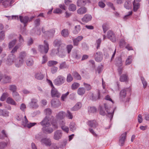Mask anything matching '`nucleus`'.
Instances as JSON below:
<instances>
[{
    "label": "nucleus",
    "instance_id": "1",
    "mask_svg": "<svg viewBox=\"0 0 149 149\" xmlns=\"http://www.w3.org/2000/svg\"><path fill=\"white\" fill-rule=\"evenodd\" d=\"M40 124L43 126L42 130L44 132L51 133L53 132V129L51 127H49L50 126V121L48 118L46 117L40 123Z\"/></svg>",
    "mask_w": 149,
    "mask_h": 149
},
{
    "label": "nucleus",
    "instance_id": "2",
    "mask_svg": "<svg viewBox=\"0 0 149 149\" xmlns=\"http://www.w3.org/2000/svg\"><path fill=\"white\" fill-rule=\"evenodd\" d=\"M44 46L41 45H38V49L41 53L46 54L49 49V45L45 40L44 41Z\"/></svg>",
    "mask_w": 149,
    "mask_h": 149
},
{
    "label": "nucleus",
    "instance_id": "3",
    "mask_svg": "<svg viewBox=\"0 0 149 149\" xmlns=\"http://www.w3.org/2000/svg\"><path fill=\"white\" fill-rule=\"evenodd\" d=\"M103 35V39L105 40L107 38L110 39L112 42H115L116 41L115 36L114 33L111 31H108L107 33H105Z\"/></svg>",
    "mask_w": 149,
    "mask_h": 149
},
{
    "label": "nucleus",
    "instance_id": "4",
    "mask_svg": "<svg viewBox=\"0 0 149 149\" xmlns=\"http://www.w3.org/2000/svg\"><path fill=\"white\" fill-rule=\"evenodd\" d=\"M65 81V78L62 75H59L56 79L54 82V84L56 86H60Z\"/></svg>",
    "mask_w": 149,
    "mask_h": 149
},
{
    "label": "nucleus",
    "instance_id": "5",
    "mask_svg": "<svg viewBox=\"0 0 149 149\" xmlns=\"http://www.w3.org/2000/svg\"><path fill=\"white\" fill-rule=\"evenodd\" d=\"M34 17L32 16L30 18L27 16H25L23 17L21 16H20L19 18L20 21L21 22L23 23L24 24V26H26V24L27 22H29L31 21L34 18Z\"/></svg>",
    "mask_w": 149,
    "mask_h": 149
},
{
    "label": "nucleus",
    "instance_id": "6",
    "mask_svg": "<svg viewBox=\"0 0 149 149\" xmlns=\"http://www.w3.org/2000/svg\"><path fill=\"white\" fill-rule=\"evenodd\" d=\"M104 107L107 113L106 114L107 116L110 118V120H111L113 116V113L110 112V107L106 103L104 104Z\"/></svg>",
    "mask_w": 149,
    "mask_h": 149
},
{
    "label": "nucleus",
    "instance_id": "7",
    "mask_svg": "<svg viewBox=\"0 0 149 149\" xmlns=\"http://www.w3.org/2000/svg\"><path fill=\"white\" fill-rule=\"evenodd\" d=\"M127 132H125L122 134L120 138L119 144L120 146H123L125 143L126 138Z\"/></svg>",
    "mask_w": 149,
    "mask_h": 149
},
{
    "label": "nucleus",
    "instance_id": "8",
    "mask_svg": "<svg viewBox=\"0 0 149 149\" xmlns=\"http://www.w3.org/2000/svg\"><path fill=\"white\" fill-rule=\"evenodd\" d=\"M62 136V131L60 130H58L54 132L53 138L56 140H58L61 138Z\"/></svg>",
    "mask_w": 149,
    "mask_h": 149
},
{
    "label": "nucleus",
    "instance_id": "9",
    "mask_svg": "<svg viewBox=\"0 0 149 149\" xmlns=\"http://www.w3.org/2000/svg\"><path fill=\"white\" fill-rule=\"evenodd\" d=\"M52 106L54 108H57L61 105L59 100L57 99H53L51 101Z\"/></svg>",
    "mask_w": 149,
    "mask_h": 149
},
{
    "label": "nucleus",
    "instance_id": "10",
    "mask_svg": "<svg viewBox=\"0 0 149 149\" xmlns=\"http://www.w3.org/2000/svg\"><path fill=\"white\" fill-rule=\"evenodd\" d=\"M83 38L82 36H80L77 37L75 38H72L73 45L74 46H78L79 44V42L81 41Z\"/></svg>",
    "mask_w": 149,
    "mask_h": 149
},
{
    "label": "nucleus",
    "instance_id": "11",
    "mask_svg": "<svg viewBox=\"0 0 149 149\" xmlns=\"http://www.w3.org/2000/svg\"><path fill=\"white\" fill-rule=\"evenodd\" d=\"M40 142L42 144H45L47 146H50L52 144L50 139L46 138L42 139Z\"/></svg>",
    "mask_w": 149,
    "mask_h": 149
},
{
    "label": "nucleus",
    "instance_id": "12",
    "mask_svg": "<svg viewBox=\"0 0 149 149\" xmlns=\"http://www.w3.org/2000/svg\"><path fill=\"white\" fill-rule=\"evenodd\" d=\"M51 95L52 97H59L61 95V94L58 91L57 89L54 87L52 88L51 91Z\"/></svg>",
    "mask_w": 149,
    "mask_h": 149
},
{
    "label": "nucleus",
    "instance_id": "13",
    "mask_svg": "<svg viewBox=\"0 0 149 149\" xmlns=\"http://www.w3.org/2000/svg\"><path fill=\"white\" fill-rule=\"evenodd\" d=\"M91 0H78L77 5L78 6H84L87 3H91Z\"/></svg>",
    "mask_w": 149,
    "mask_h": 149
},
{
    "label": "nucleus",
    "instance_id": "14",
    "mask_svg": "<svg viewBox=\"0 0 149 149\" xmlns=\"http://www.w3.org/2000/svg\"><path fill=\"white\" fill-rule=\"evenodd\" d=\"M15 56L13 54L10 55L8 58L7 64L9 65L12 64L15 61Z\"/></svg>",
    "mask_w": 149,
    "mask_h": 149
},
{
    "label": "nucleus",
    "instance_id": "15",
    "mask_svg": "<svg viewBox=\"0 0 149 149\" xmlns=\"http://www.w3.org/2000/svg\"><path fill=\"white\" fill-rule=\"evenodd\" d=\"M87 124L89 126L95 128L98 126L97 123L95 120H89L87 122Z\"/></svg>",
    "mask_w": 149,
    "mask_h": 149
},
{
    "label": "nucleus",
    "instance_id": "16",
    "mask_svg": "<svg viewBox=\"0 0 149 149\" xmlns=\"http://www.w3.org/2000/svg\"><path fill=\"white\" fill-rule=\"evenodd\" d=\"M24 62V60L18 57L15 60V66L17 67H20Z\"/></svg>",
    "mask_w": 149,
    "mask_h": 149
},
{
    "label": "nucleus",
    "instance_id": "17",
    "mask_svg": "<svg viewBox=\"0 0 149 149\" xmlns=\"http://www.w3.org/2000/svg\"><path fill=\"white\" fill-rule=\"evenodd\" d=\"M65 117V113L63 111H61L59 112L56 116V119L58 120L63 119Z\"/></svg>",
    "mask_w": 149,
    "mask_h": 149
},
{
    "label": "nucleus",
    "instance_id": "18",
    "mask_svg": "<svg viewBox=\"0 0 149 149\" xmlns=\"http://www.w3.org/2000/svg\"><path fill=\"white\" fill-rule=\"evenodd\" d=\"M126 95V90L125 89L122 90L120 93V100L123 101L124 100Z\"/></svg>",
    "mask_w": 149,
    "mask_h": 149
},
{
    "label": "nucleus",
    "instance_id": "19",
    "mask_svg": "<svg viewBox=\"0 0 149 149\" xmlns=\"http://www.w3.org/2000/svg\"><path fill=\"white\" fill-rule=\"evenodd\" d=\"M14 0H0V3H2L3 5L5 7H7L12 3Z\"/></svg>",
    "mask_w": 149,
    "mask_h": 149
},
{
    "label": "nucleus",
    "instance_id": "20",
    "mask_svg": "<svg viewBox=\"0 0 149 149\" xmlns=\"http://www.w3.org/2000/svg\"><path fill=\"white\" fill-rule=\"evenodd\" d=\"M92 18L91 16L88 14L85 15L82 19V21L83 22H87L90 21Z\"/></svg>",
    "mask_w": 149,
    "mask_h": 149
},
{
    "label": "nucleus",
    "instance_id": "21",
    "mask_svg": "<svg viewBox=\"0 0 149 149\" xmlns=\"http://www.w3.org/2000/svg\"><path fill=\"white\" fill-rule=\"evenodd\" d=\"M82 106L81 102H78L71 109V110L73 111H77L81 108Z\"/></svg>",
    "mask_w": 149,
    "mask_h": 149
},
{
    "label": "nucleus",
    "instance_id": "22",
    "mask_svg": "<svg viewBox=\"0 0 149 149\" xmlns=\"http://www.w3.org/2000/svg\"><path fill=\"white\" fill-rule=\"evenodd\" d=\"M37 100L36 99H32L30 103L31 106L33 108H37L38 106L37 103Z\"/></svg>",
    "mask_w": 149,
    "mask_h": 149
},
{
    "label": "nucleus",
    "instance_id": "23",
    "mask_svg": "<svg viewBox=\"0 0 149 149\" xmlns=\"http://www.w3.org/2000/svg\"><path fill=\"white\" fill-rule=\"evenodd\" d=\"M87 9L85 7H81L77 10V12L79 14L82 15L86 13Z\"/></svg>",
    "mask_w": 149,
    "mask_h": 149
},
{
    "label": "nucleus",
    "instance_id": "24",
    "mask_svg": "<svg viewBox=\"0 0 149 149\" xmlns=\"http://www.w3.org/2000/svg\"><path fill=\"white\" fill-rule=\"evenodd\" d=\"M102 56L101 52H97L95 54V60L97 62L101 61L102 60V58H100Z\"/></svg>",
    "mask_w": 149,
    "mask_h": 149
},
{
    "label": "nucleus",
    "instance_id": "25",
    "mask_svg": "<svg viewBox=\"0 0 149 149\" xmlns=\"http://www.w3.org/2000/svg\"><path fill=\"white\" fill-rule=\"evenodd\" d=\"M6 102L8 104H10L12 105L16 106L17 103L15 101L11 98L8 97L6 100Z\"/></svg>",
    "mask_w": 149,
    "mask_h": 149
},
{
    "label": "nucleus",
    "instance_id": "26",
    "mask_svg": "<svg viewBox=\"0 0 149 149\" xmlns=\"http://www.w3.org/2000/svg\"><path fill=\"white\" fill-rule=\"evenodd\" d=\"M86 90L84 87L79 88L77 90V93L80 95H82L85 93Z\"/></svg>",
    "mask_w": 149,
    "mask_h": 149
},
{
    "label": "nucleus",
    "instance_id": "27",
    "mask_svg": "<svg viewBox=\"0 0 149 149\" xmlns=\"http://www.w3.org/2000/svg\"><path fill=\"white\" fill-rule=\"evenodd\" d=\"M11 78L6 75H5L3 77L2 81L3 83H6L10 82L11 81Z\"/></svg>",
    "mask_w": 149,
    "mask_h": 149
},
{
    "label": "nucleus",
    "instance_id": "28",
    "mask_svg": "<svg viewBox=\"0 0 149 149\" xmlns=\"http://www.w3.org/2000/svg\"><path fill=\"white\" fill-rule=\"evenodd\" d=\"M133 4V10L134 11L136 12L137 11L140 7V5L138 2H135L134 1Z\"/></svg>",
    "mask_w": 149,
    "mask_h": 149
},
{
    "label": "nucleus",
    "instance_id": "29",
    "mask_svg": "<svg viewBox=\"0 0 149 149\" xmlns=\"http://www.w3.org/2000/svg\"><path fill=\"white\" fill-rule=\"evenodd\" d=\"M81 29L80 25H76L75 26L74 29L73 31V33L74 34H77L80 31Z\"/></svg>",
    "mask_w": 149,
    "mask_h": 149
},
{
    "label": "nucleus",
    "instance_id": "30",
    "mask_svg": "<svg viewBox=\"0 0 149 149\" xmlns=\"http://www.w3.org/2000/svg\"><path fill=\"white\" fill-rule=\"evenodd\" d=\"M69 33L68 29H64L61 32V35L64 37H67L69 35Z\"/></svg>",
    "mask_w": 149,
    "mask_h": 149
},
{
    "label": "nucleus",
    "instance_id": "31",
    "mask_svg": "<svg viewBox=\"0 0 149 149\" xmlns=\"http://www.w3.org/2000/svg\"><path fill=\"white\" fill-rule=\"evenodd\" d=\"M35 78L38 80H42L44 78V75L41 72H38L36 73L35 75Z\"/></svg>",
    "mask_w": 149,
    "mask_h": 149
},
{
    "label": "nucleus",
    "instance_id": "32",
    "mask_svg": "<svg viewBox=\"0 0 149 149\" xmlns=\"http://www.w3.org/2000/svg\"><path fill=\"white\" fill-rule=\"evenodd\" d=\"M26 56L27 54L26 52L22 51L20 53L18 57L24 60V59L26 57Z\"/></svg>",
    "mask_w": 149,
    "mask_h": 149
},
{
    "label": "nucleus",
    "instance_id": "33",
    "mask_svg": "<svg viewBox=\"0 0 149 149\" xmlns=\"http://www.w3.org/2000/svg\"><path fill=\"white\" fill-rule=\"evenodd\" d=\"M124 7L127 9H129L132 7V4L131 2L126 1L124 4Z\"/></svg>",
    "mask_w": 149,
    "mask_h": 149
},
{
    "label": "nucleus",
    "instance_id": "34",
    "mask_svg": "<svg viewBox=\"0 0 149 149\" xmlns=\"http://www.w3.org/2000/svg\"><path fill=\"white\" fill-rule=\"evenodd\" d=\"M65 116L68 119H72L73 118V115L72 113L69 110H67L66 114H65Z\"/></svg>",
    "mask_w": 149,
    "mask_h": 149
},
{
    "label": "nucleus",
    "instance_id": "35",
    "mask_svg": "<svg viewBox=\"0 0 149 149\" xmlns=\"http://www.w3.org/2000/svg\"><path fill=\"white\" fill-rule=\"evenodd\" d=\"M127 76L125 74H123L121 75L120 78V80L121 82L126 81L127 80Z\"/></svg>",
    "mask_w": 149,
    "mask_h": 149
},
{
    "label": "nucleus",
    "instance_id": "36",
    "mask_svg": "<svg viewBox=\"0 0 149 149\" xmlns=\"http://www.w3.org/2000/svg\"><path fill=\"white\" fill-rule=\"evenodd\" d=\"M58 62L54 61H49L47 63V65L49 67H51L56 65Z\"/></svg>",
    "mask_w": 149,
    "mask_h": 149
},
{
    "label": "nucleus",
    "instance_id": "37",
    "mask_svg": "<svg viewBox=\"0 0 149 149\" xmlns=\"http://www.w3.org/2000/svg\"><path fill=\"white\" fill-rule=\"evenodd\" d=\"M132 56H129L126 59L125 64L126 65H130L132 61Z\"/></svg>",
    "mask_w": 149,
    "mask_h": 149
},
{
    "label": "nucleus",
    "instance_id": "38",
    "mask_svg": "<svg viewBox=\"0 0 149 149\" xmlns=\"http://www.w3.org/2000/svg\"><path fill=\"white\" fill-rule=\"evenodd\" d=\"M80 86V84L77 82L73 83L71 86V89L73 90L76 89Z\"/></svg>",
    "mask_w": 149,
    "mask_h": 149
},
{
    "label": "nucleus",
    "instance_id": "39",
    "mask_svg": "<svg viewBox=\"0 0 149 149\" xmlns=\"http://www.w3.org/2000/svg\"><path fill=\"white\" fill-rule=\"evenodd\" d=\"M26 64L28 66H31L33 64V61L32 58L28 59L26 61Z\"/></svg>",
    "mask_w": 149,
    "mask_h": 149
},
{
    "label": "nucleus",
    "instance_id": "40",
    "mask_svg": "<svg viewBox=\"0 0 149 149\" xmlns=\"http://www.w3.org/2000/svg\"><path fill=\"white\" fill-rule=\"evenodd\" d=\"M72 74L74 77L76 79L78 80H81V77L79 74L77 72H74Z\"/></svg>",
    "mask_w": 149,
    "mask_h": 149
},
{
    "label": "nucleus",
    "instance_id": "41",
    "mask_svg": "<svg viewBox=\"0 0 149 149\" xmlns=\"http://www.w3.org/2000/svg\"><path fill=\"white\" fill-rule=\"evenodd\" d=\"M69 9L70 11H74L76 10V6L74 4H71L69 6Z\"/></svg>",
    "mask_w": 149,
    "mask_h": 149
},
{
    "label": "nucleus",
    "instance_id": "42",
    "mask_svg": "<svg viewBox=\"0 0 149 149\" xmlns=\"http://www.w3.org/2000/svg\"><path fill=\"white\" fill-rule=\"evenodd\" d=\"M73 80V78L70 74H68L66 80L67 82H70Z\"/></svg>",
    "mask_w": 149,
    "mask_h": 149
},
{
    "label": "nucleus",
    "instance_id": "43",
    "mask_svg": "<svg viewBox=\"0 0 149 149\" xmlns=\"http://www.w3.org/2000/svg\"><path fill=\"white\" fill-rule=\"evenodd\" d=\"M88 112L90 113H93L96 111V109L94 107H91L88 109Z\"/></svg>",
    "mask_w": 149,
    "mask_h": 149
},
{
    "label": "nucleus",
    "instance_id": "44",
    "mask_svg": "<svg viewBox=\"0 0 149 149\" xmlns=\"http://www.w3.org/2000/svg\"><path fill=\"white\" fill-rule=\"evenodd\" d=\"M8 96V94L7 93H4L1 97L0 100L1 101H4L6 97Z\"/></svg>",
    "mask_w": 149,
    "mask_h": 149
},
{
    "label": "nucleus",
    "instance_id": "45",
    "mask_svg": "<svg viewBox=\"0 0 149 149\" xmlns=\"http://www.w3.org/2000/svg\"><path fill=\"white\" fill-rule=\"evenodd\" d=\"M17 41L16 39H14L12 41L10 42L9 45V48L13 47Z\"/></svg>",
    "mask_w": 149,
    "mask_h": 149
},
{
    "label": "nucleus",
    "instance_id": "46",
    "mask_svg": "<svg viewBox=\"0 0 149 149\" xmlns=\"http://www.w3.org/2000/svg\"><path fill=\"white\" fill-rule=\"evenodd\" d=\"M84 86L85 87L87 91L90 90L92 88L90 84H88L84 82Z\"/></svg>",
    "mask_w": 149,
    "mask_h": 149
},
{
    "label": "nucleus",
    "instance_id": "47",
    "mask_svg": "<svg viewBox=\"0 0 149 149\" xmlns=\"http://www.w3.org/2000/svg\"><path fill=\"white\" fill-rule=\"evenodd\" d=\"M61 44V42L60 40H55L54 42V44L55 46L59 47Z\"/></svg>",
    "mask_w": 149,
    "mask_h": 149
},
{
    "label": "nucleus",
    "instance_id": "48",
    "mask_svg": "<svg viewBox=\"0 0 149 149\" xmlns=\"http://www.w3.org/2000/svg\"><path fill=\"white\" fill-rule=\"evenodd\" d=\"M75 123H71L69 125V127L71 131H74L75 130Z\"/></svg>",
    "mask_w": 149,
    "mask_h": 149
},
{
    "label": "nucleus",
    "instance_id": "49",
    "mask_svg": "<svg viewBox=\"0 0 149 149\" xmlns=\"http://www.w3.org/2000/svg\"><path fill=\"white\" fill-rule=\"evenodd\" d=\"M69 93V92H67L66 93L63 94L61 97V100L63 101H65Z\"/></svg>",
    "mask_w": 149,
    "mask_h": 149
},
{
    "label": "nucleus",
    "instance_id": "50",
    "mask_svg": "<svg viewBox=\"0 0 149 149\" xmlns=\"http://www.w3.org/2000/svg\"><path fill=\"white\" fill-rule=\"evenodd\" d=\"M61 128L65 132L67 133H68V132L69 131V128L68 126L65 125L64 126H62L61 127Z\"/></svg>",
    "mask_w": 149,
    "mask_h": 149
},
{
    "label": "nucleus",
    "instance_id": "51",
    "mask_svg": "<svg viewBox=\"0 0 149 149\" xmlns=\"http://www.w3.org/2000/svg\"><path fill=\"white\" fill-rule=\"evenodd\" d=\"M73 48V46L72 45H67L66 49L68 53H70Z\"/></svg>",
    "mask_w": 149,
    "mask_h": 149
},
{
    "label": "nucleus",
    "instance_id": "52",
    "mask_svg": "<svg viewBox=\"0 0 149 149\" xmlns=\"http://www.w3.org/2000/svg\"><path fill=\"white\" fill-rule=\"evenodd\" d=\"M141 79L142 81V83H143V87L144 88H145L147 86V82L145 80L144 78L143 77H141Z\"/></svg>",
    "mask_w": 149,
    "mask_h": 149
},
{
    "label": "nucleus",
    "instance_id": "53",
    "mask_svg": "<svg viewBox=\"0 0 149 149\" xmlns=\"http://www.w3.org/2000/svg\"><path fill=\"white\" fill-rule=\"evenodd\" d=\"M5 33L4 31H2L0 33V41H2L5 38Z\"/></svg>",
    "mask_w": 149,
    "mask_h": 149
},
{
    "label": "nucleus",
    "instance_id": "54",
    "mask_svg": "<svg viewBox=\"0 0 149 149\" xmlns=\"http://www.w3.org/2000/svg\"><path fill=\"white\" fill-rule=\"evenodd\" d=\"M67 67L65 62H63L61 63L59 68L60 69H63L66 68Z\"/></svg>",
    "mask_w": 149,
    "mask_h": 149
},
{
    "label": "nucleus",
    "instance_id": "55",
    "mask_svg": "<svg viewBox=\"0 0 149 149\" xmlns=\"http://www.w3.org/2000/svg\"><path fill=\"white\" fill-rule=\"evenodd\" d=\"M44 111L45 113L47 115H49L52 113V111L51 109L49 108H47L45 109Z\"/></svg>",
    "mask_w": 149,
    "mask_h": 149
},
{
    "label": "nucleus",
    "instance_id": "56",
    "mask_svg": "<svg viewBox=\"0 0 149 149\" xmlns=\"http://www.w3.org/2000/svg\"><path fill=\"white\" fill-rule=\"evenodd\" d=\"M17 88L15 85H10L9 86V89L13 92L16 91Z\"/></svg>",
    "mask_w": 149,
    "mask_h": 149
},
{
    "label": "nucleus",
    "instance_id": "57",
    "mask_svg": "<svg viewBox=\"0 0 149 149\" xmlns=\"http://www.w3.org/2000/svg\"><path fill=\"white\" fill-rule=\"evenodd\" d=\"M100 91L98 90L97 91V97L96 98H94V97L93 96V100L94 101H96L97 100H98L100 99Z\"/></svg>",
    "mask_w": 149,
    "mask_h": 149
},
{
    "label": "nucleus",
    "instance_id": "58",
    "mask_svg": "<svg viewBox=\"0 0 149 149\" xmlns=\"http://www.w3.org/2000/svg\"><path fill=\"white\" fill-rule=\"evenodd\" d=\"M58 68L56 67H53L51 68V71L52 74L56 72L58 70Z\"/></svg>",
    "mask_w": 149,
    "mask_h": 149
},
{
    "label": "nucleus",
    "instance_id": "59",
    "mask_svg": "<svg viewBox=\"0 0 149 149\" xmlns=\"http://www.w3.org/2000/svg\"><path fill=\"white\" fill-rule=\"evenodd\" d=\"M62 12V10L59 8H56L53 11V13H54L61 14Z\"/></svg>",
    "mask_w": 149,
    "mask_h": 149
},
{
    "label": "nucleus",
    "instance_id": "60",
    "mask_svg": "<svg viewBox=\"0 0 149 149\" xmlns=\"http://www.w3.org/2000/svg\"><path fill=\"white\" fill-rule=\"evenodd\" d=\"M109 29V25L108 24L104 25H103V30L104 32L105 33H106V31Z\"/></svg>",
    "mask_w": 149,
    "mask_h": 149
},
{
    "label": "nucleus",
    "instance_id": "61",
    "mask_svg": "<svg viewBox=\"0 0 149 149\" xmlns=\"http://www.w3.org/2000/svg\"><path fill=\"white\" fill-rule=\"evenodd\" d=\"M125 42L123 39H121L120 41V47H123L125 44Z\"/></svg>",
    "mask_w": 149,
    "mask_h": 149
},
{
    "label": "nucleus",
    "instance_id": "62",
    "mask_svg": "<svg viewBox=\"0 0 149 149\" xmlns=\"http://www.w3.org/2000/svg\"><path fill=\"white\" fill-rule=\"evenodd\" d=\"M52 123L54 128L56 129L58 128V126L56 121L53 120Z\"/></svg>",
    "mask_w": 149,
    "mask_h": 149
},
{
    "label": "nucleus",
    "instance_id": "63",
    "mask_svg": "<svg viewBox=\"0 0 149 149\" xmlns=\"http://www.w3.org/2000/svg\"><path fill=\"white\" fill-rule=\"evenodd\" d=\"M47 57L46 55L42 57V64H44L47 61Z\"/></svg>",
    "mask_w": 149,
    "mask_h": 149
},
{
    "label": "nucleus",
    "instance_id": "64",
    "mask_svg": "<svg viewBox=\"0 0 149 149\" xmlns=\"http://www.w3.org/2000/svg\"><path fill=\"white\" fill-rule=\"evenodd\" d=\"M19 47L18 45L15 46L11 51V53L12 54H13L16 52Z\"/></svg>",
    "mask_w": 149,
    "mask_h": 149
}]
</instances>
